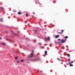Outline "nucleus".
I'll use <instances>...</instances> for the list:
<instances>
[{"label":"nucleus","instance_id":"18","mask_svg":"<svg viewBox=\"0 0 75 75\" xmlns=\"http://www.w3.org/2000/svg\"><path fill=\"white\" fill-rule=\"evenodd\" d=\"M24 60H21V62H23L24 61Z\"/></svg>","mask_w":75,"mask_h":75},{"label":"nucleus","instance_id":"32","mask_svg":"<svg viewBox=\"0 0 75 75\" xmlns=\"http://www.w3.org/2000/svg\"><path fill=\"white\" fill-rule=\"evenodd\" d=\"M41 72H42V71H40V72L41 73Z\"/></svg>","mask_w":75,"mask_h":75},{"label":"nucleus","instance_id":"41","mask_svg":"<svg viewBox=\"0 0 75 75\" xmlns=\"http://www.w3.org/2000/svg\"><path fill=\"white\" fill-rule=\"evenodd\" d=\"M50 45H51V44Z\"/></svg>","mask_w":75,"mask_h":75},{"label":"nucleus","instance_id":"4","mask_svg":"<svg viewBox=\"0 0 75 75\" xmlns=\"http://www.w3.org/2000/svg\"><path fill=\"white\" fill-rule=\"evenodd\" d=\"M66 39L65 40H63V39H62L61 42L62 43H64V42H65L66 41Z\"/></svg>","mask_w":75,"mask_h":75},{"label":"nucleus","instance_id":"39","mask_svg":"<svg viewBox=\"0 0 75 75\" xmlns=\"http://www.w3.org/2000/svg\"><path fill=\"white\" fill-rule=\"evenodd\" d=\"M34 42H35V41H34Z\"/></svg>","mask_w":75,"mask_h":75},{"label":"nucleus","instance_id":"8","mask_svg":"<svg viewBox=\"0 0 75 75\" xmlns=\"http://www.w3.org/2000/svg\"><path fill=\"white\" fill-rule=\"evenodd\" d=\"M50 37H48V38H47L46 39V40H50Z\"/></svg>","mask_w":75,"mask_h":75},{"label":"nucleus","instance_id":"20","mask_svg":"<svg viewBox=\"0 0 75 75\" xmlns=\"http://www.w3.org/2000/svg\"><path fill=\"white\" fill-rule=\"evenodd\" d=\"M27 21H25V23H27Z\"/></svg>","mask_w":75,"mask_h":75},{"label":"nucleus","instance_id":"43","mask_svg":"<svg viewBox=\"0 0 75 75\" xmlns=\"http://www.w3.org/2000/svg\"><path fill=\"white\" fill-rule=\"evenodd\" d=\"M46 45H47V44H46Z\"/></svg>","mask_w":75,"mask_h":75},{"label":"nucleus","instance_id":"9","mask_svg":"<svg viewBox=\"0 0 75 75\" xmlns=\"http://www.w3.org/2000/svg\"><path fill=\"white\" fill-rule=\"evenodd\" d=\"M18 14H19V15H21V14H22V13L21 12H18Z\"/></svg>","mask_w":75,"mask_h":75},{"label":"nucleus","instance_id":"24","mask_svg":"<svg viewBox=\"0 0 75 75\" xmlns=\"http://www.w3.org/2000/svg\"><path fill=\"white\" fill-rule=\"evenodd\" d=\"M11 33H13H13H14V32H13V31H11Z\"/></svg>","mask_w":75,"mask_h":75},{"label":"nucleus","instance_id":"2","mask_svg":"<svg viewBox=\"0 0 75 75\" xmlns=\"http://www.w3.org/2000/svg\"><path fill=\"white\" fill-rule=\"evenodd\" d=\"M28 57H34L35 58V55L33 54V53H31L30 55H28Z\"/></svg>","mask_w":75,"mask_h":75},{"label":"nucleus","instance_id":"26","mask_svg":"<svg viewBox=\"0 0 75 75\" xmlns=\"http://www.w3.org/2000/svg\"><path fill=\"white\" fill-rule=\"evenodd\" d=\"M61 31H62V32H64V30H62Z\"/></svg>","mask_w":75,"mask_h":75},{"label":"nucleus","instance_id":"36","mask_svg":"<svg viewBox=\"0 0 75 75\" xmlns=\"http://www.w3.org/2000/svg\"><path fill=\"white\" fill-rule=\"evenodd\" d=\"M15 29H17V28H15Z\"/></svg>","mask_w":75,"mask_h":75},{"label":"nucleus","instance_id":"38","mask_svg":"<svg viewBox=\"0 0 75 75\" xmlns=\"http://www.w3.org/2000/svg\"><path fill=\"white\" fill-rule=\"evenodd\" d=\"M34 17V16H32V17Z\"/></svg>","mask_w":75,"mask_h":75},{"label":"nucleus","instance_id":"10","mask_svg":"<svg viewBox=\"0 0 75 75\" xmlns=\"http://www.w3.org/2000/svg\"><path fill=\"white\" fill-rule=\"evenodd\" d=\"M69 64H70V67H73V65L72 64H71V63L70 62L69 63Z\"/></svg>","mask_w":75,"mask_h":75},{"label":"nucleus","instance_id":"34","mask_svg":"<svg viewBox=\"0 0 75 75\" xmlns=\"http://www.w3.org/2000/svg\"><path fill=\"white\" fill-rule=\"evenodd\" d=\"M0 40H1V38H0Z\"/></svg>","mask_w":75,"mask_h":75},{"label":"nucleus","instance_id":"3","mask_svg":"<svg viewBox=\"0 0 75 75\" xmlns=\"http://www.w3.org/2000/svg\"><path fill=\"white\" fill-rule=\"evenodd\" d=\"M38 59H33L32 60H31V61L32 62H35L36 61H37L38 60Z\"/></svg>","mask_w":75,"mask_h":75},{"label":"nucleus","instance_id":"22","mask_svg":"<svg viewBox=\"0 0 75 75\" xmlns=\"http://www.w3.org/2000/svg\"><path fill=\"white\" fill-rule=\"evenodd\" d=\"M68 61H71V60H70V59H68Z\"/></svg>","mask_w":75,"mask_h":75},{"label":"nucleus","instance_id":"33","mask_svg":"<svg viewBox=\"0 0 75 75\" xmlns=\"http://www.w3.org/2000/svg\"><path fill=\"white\" fill-rule=\"evenodd\" d=\"M39 44H40V45H41V43H39Z\"/></svg>","mask_w":75,"mask_h":75},{"label":"nucleus","instance_id":"15","mask_svg":"<svg viewBox=\"0 0 75 75\" xmlns=\"http://www.w3.org/2000/svg\"><path fill=\"white\" fill-rule=\"evenodd\" d=\"M58 33H59V34H62L63 33V32H58Z\"/></svg>","mask_w":75,"mask_h":75},{"label":"nucleus","instance_id":"42","mask_svg":"<svg viewBox=\"0 0 75 75\" xmlns=\"http://www.w3.org/2000/svg\"><path fill=\"white\" fill-rule=\"evenodd\" d=\"M50 47H51V46Z\"/></svg>","mask_w":75,"mask_h":75},{"label":"nucleus","instance_id":"27","mask_svg":"<svg viewBox=\"0 0 75 75\" xmlns=\"http://www.w3.org/2000/svg\"><path fill=\"white\" fill-rule=\"evenodd\" d=\"M71 63H74V62L71 61Z\"/></svg>","mask_w":75,"mask_h":75},{"label":"nucleus","instance_id":"19","mask_svg":"<svg viewBox=\"0 0 75 75\" xmlns=\"http://www.w3.org/2000/svg\"><path fill=\"white\" fill-rule=\"evenodd\" d=\"M1 10H3V7H1Z\"/></svg>","mask_w":75,"mask_h":75},{"label":"nucleus","instance_id":"31","mask_svg":"<svg viewBox=\"0 0 75 75\" xmlns=\"http://www.w3.org/2000/svg\"><path fill=\"white\" fill-rule=\"evenodd\" d=\"M69 52H71V51L70 50V51H69Z\"/></svg>","mask_w":75,"mask_h":75},{"label":"nucleus","instance_id":"16","mask_svg":"<svg viewBox=\"0 0 75 75\" xmlns=\"http://www.w3.org/2000/svg\"><path fill=\"white\" fill-rule=\"evenodd\" d=\"M17 63H20V61H17Z\"/></svg>","mask_w":75,"mask_h":75},{"label":"nucleus","instance_id":"1","mask_svg":"<svg viewBox=\"0 0 75 75\" xmlns=\"http://www.w3.org/2000/svg\"><path fill=\"white\" fill-rule=\"evenodd\" d=\"M28 57H34L35 58V55L33 54V53H31L30 55H28Z\"/></svg>","mask_w":75,"mask_h":75},{"label":"nucleus","instance_id":"29","mask_svg":"<svg viewBox=\"0 0 75 75\" xmlns=\"http://www.w3.org/2000/svg\"><path fill=\"white\" fill-rule=\"evenodd\" d=\"M33 14H35V13L34 12H33Z\"/></svg>","mask_w":75,"mask_h":75},{"label":"nucleus","instance_id":"30","mask_svg":"<svg viewBox=\"0 0 75 75\" xmlns=\"http://www.w3.org/2000/svg\"><path fill=\"white\" fill-rule=\"evenodd\" d=\"M58 59V60H59V61H60V59H59L58 58H57Z\"/></svg>","mask_w":75,"mask_h":75},{"label":"nucleus","instance_id":"11","mask_svg":"<svg viewBox=\"0 0 75 75\" xmlns=\"http://www.w3.org/2000/svg\"><path fill=\"white\" fill-rule=\"evenodd\" d=\"M3 18H1L0 19V21H1V22H2V21H3Z\"/></svg>","mask_w":75,"mask_h":75},{"label":"nucleus","instance_id":"14","mask_svg":"<svg viewBox=\"0 0 75 75\" xmlns=\"http://www.w3.org/2000/svg\"><path fill=\"white\" fill-rule=\"evenodd\" d=\"M67 55L68 57H70V54H68Z\"/></svg>","mask_w":75,"mask_h":75},{"label":"nucleus","instance_id":"17","mask_svg":"<svg viewBox=\"0 0 75 75\" xmlns=\"http://www.w3.org/2000/svg\"><path fill=\"white\" fill-rule=\"evenodd\" d=\"M2 45H5V43H2Z\"/></svg>","mask_w":75,"mask_h":75},{"label":"nucleus","instance_id":"7","mask_svg":"<svg viewBox=\"0 0 75 75\" xmlns=\"http://www.w3.org/2000/svg\"><path fill=\"white\" fill-rule=\"evenodd\" d=\"M47 55V51H45V55Z\"/></svg>","mask_w":75,"mask_h":75},{"label":"nucleus","instance_id":"35","mask_svg":"<svg viewBox=\"0 0 75 75\" xmlns=\"http://www.w3.org/2000/svg\"><path fill=\"white\" fill-rule=\"evenodd\" d=\"M39 54H40V53H38V55H39Z\"/></svg>","mask_w":75,"mask_h":75},{"label":"nucleus","instance_id":"13","mask_svg":"<svg viewBox=\"0 0 75 75\" xmlns=\"http://www.w3.org/2000/svg\"><path fill=\"white\" fill-rule=\"evenodd\" d=\"M65 38H66V39H67V38H68V36H66L65 37Z\"/></svg>","mask_w":75,"mask_h":75},{"label":"nucleus","instance_id":"5","mask_svg":"<svg viewBox=\"0 0 75 75\" xmlns=\"http://www.w3.org/2000/svg\"><path fill=\"white\" fill-rule=\"evenodd\" d=\"M58 37H59V35H56L55 36L56 38H58Z\"/></svg>","mask_w":75,"mask_h":75},{"label":"nucleus","instance_id":"37","mask_svg":"<svg viewBox=\"0 0 75 75\" xmlns=\"http://www.w3.org/2000/svg\"><path fill=\"white\" fill-rule=\"evenodd\" d=\"M32 52H34V51L32 50Z\"/></svg>","mask_w":75,"mask_h":75},{"label":"nucleus","instance_id":"12","mask_svg":"<svg viewBox=\"0 0 75 75\" xmlns=\"http://www.w3.org/2000/svg\"><path fill=\"white\" fill-rule=\"evenodd\" d=\"M15 58L16 60H17V59H18V57H15Z\"/></svg>","mask_w":75,"mask_h":75},{"label":"nucleus","instance_id":"21","mask_svg":"<svg viewBox=\"0 0 75 75\" xmlns=\"http://www.w3.org/2000/svg\"><path fill=\"white\" fill-rule=\"evenodd\" d=\"M26 16L27 17H28V14H26Z\"/></svg>","mask_w":75,"mask_h":75},{"label":"nucleus","instance_id":"6","mask_svg":"<svg viewBox=\"0 0 75 75\" xmlns=\"http://www.w3.org/2000/svg\"><path fill=\"white\" fill-rule=\"evenodd\" d=\"M34 32L35 33V34H36V33H37L38 32L37 30H34Z\"/></svg>","mask_w":75,"mask_h":75},{"label":"nucleus","instance_id":"40","mask_svg":"<svg viewBox=\"0 0 75 75\" xmlns=\"http://www.w3.org/2000/svg\"><path fill=\"white\" fill-rule=\"evenodd\" d=\"M28 47H29V46L28 45Z\"/></svg>","mask_w":75,"mask_h":75},{"label":"nucleus","instance_id":"28","mask_svg":"<svg viewBox=\"0 0 75 75\" xmlns=\"http://www.w3.org/2000/svg\"><path fill=\"white\" fill-rule=\"evenodd\" d=\"M60 44V42H58V44Z\"/></svg>","mask_w":75,"mask_h":75},{"label":"nucleus","instance_id":"23","mask_svg":"<svg viewBox=\"0 0 75 75\" xmlns=\"http://www.w3.org/2000/svg\"><path fill=\"white\" fill-rule=\"evenodd\" d=\"M58 41H61V39H58Z\"/></svg>","mask_w":75,"mask_h":75},{"label":"nucleus","instance_id":"25","mask_svg":"<svg viewBox=\"0 0 75 75\" xmlns=\"http://www.w3.org/2000/svg\"><path fill=\"white\" fill-rule=\"evenodd\" d=\"M55 44H57V42H55Z\"/></svg>","mask_w":75,"mask_h":75}]
</instances>
